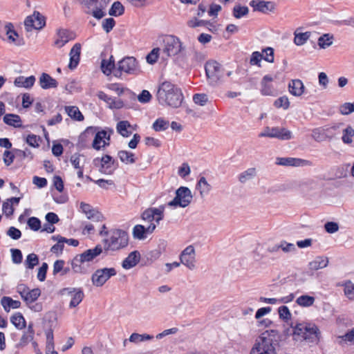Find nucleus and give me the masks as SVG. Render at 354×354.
Masks as SVG:
<instances>
[{
	"mask_svg": "<svg viewBox=\"0 0 354 354\" xmlns=\"http://www.w3.org/2000/svg\"><path fill=\"white\" fill-rule=\"evenodd\" d=\"M164 205L148 208L142 212V219L149 224L155 223L156 226L164 218Z\"/></svg>",
	"mask_w": 354,
	"mask_h": 354,
	"instance_id": "obj_14",
	"label": "nucleus"
},
{
	"mask_svg": "<svg viewBox=\"0 0 354 354\" xmlns=\"http://www.w3.org/2000/svg\"><path fill=\"white\" fill-rule=\"evenodd\" d=\"M157 98L162 105L177 108L180 106L183 95L177 86L169 82H165L158 88Z\"/></svg>",
	"mask_w": 354,
	"mask_h": 354,
	"instance_id": "obj_3",
	"label": "nucleus"
},
{
	"mask_svg": "<svg viewBox=\"0 0 354 354\" xmlns=\"http://www.w3.org/2000/svg\"><path fill=\"white\" fill-rule=\"evenodd\" d=\"M17 292L19 294L26 305L32 304L37 301L41 295V290L39 288L30 290L24 284H19L17 286Z\"/></svg>",
	"mask_w": 354,
	"mask_h": 354,
	"instance_id": "obj_15",
	"label": "nucleus"
},
{
	"mask_svg": "<svg viewBox=\"0 0 354 354\" xmlns=\"http://www.w3.org/2000/svg\"><path fill=\"white\" fill-rule=\"evenodd\" d=\"M111 0H88L87 13L97 19H100L106 15V8Z\"/></svg>",
	"mask_w": 354,
	"mask_h": 354,
	"instance_id": "obj_12",
	"label": "nucleus"
},
{
	"mask_svg": "<svg viewBox=\"0 0 354 354\" xmlns=\"http://www.w3.org/2000/svg\"><path fill=\"white\" fill-rule=\"evenodd\" d=\"M114 66V62L112 61L111 59L109 60L103 59L102 61L101 68L102 72L106 75H109L111 73Z\"/></svg>",
	"mask_w": 354,
	"mask_h": 354,
	"instance_id": "obj_55",
	"label": "nucleus"
},
{
	"mask_svg": "<svg viewBox=\"0 0 354 354\" xmlns=\"http://www.w3.org/2000/svg\"><path fill=\"white\" fill-rule=\"evenodd\" d=\"M272 138H277L282 140H288L292 138L290 131L282 127H272Z\"/></svg>",
	"mask_w": 354,
	"mask_h": 354,
	"instance_id": "obj_33",
	"label": "nucleus"
},
{
	"mask_svg": "<svg viewBox=\"0 0 354 354\" xmlns=\"http://www.w3.org/2000/svg\"><path fill=\"white\" fill-rule=\"evenodd\" d=\"M249 12V9L247 6H242L241 5H236L232 10L233 16L236 19H241L246 16Z\"/></svg>",
	"mask_w": 354,
	"mask_h": 354,
	"instance_id": "obj_49",
	"label": "nucleus"
},
{
	"mask_svg": "<svg viewBox=\"0 0 354 354\" xmlns=\"http://www.w3.org/2000/svg\"><path fill=\"white\" fill-rule=\"evenodd\" d=\"M62 294L71 297L70 308L78 306L84 297V292L80 288H66L62 290Z\"/></svg>",
	"mask_w": 354,
	"mask_h": 354,
	"instance_id": "obj_17",
	"label": "nucleus"
},
{
	"mask_svg": "<svg viewBox=\"0 0 354 354\" xmlns=\"http://www.w3.org/2000/svg\"><path fill=\"white\" fill-rule=\"evenodd\" d=\"M304 89L302 81L299 79L292 80L288 83V91L295 97L301 96L304 93Z\"/></svg>",
	"mask_w": 354,
	"mask_h": 354,
	"instance_id": "obj_26",
	"label": "nucleus"
},
{
	"mask_svg": "<svg viewBox=\"0 0 354 354\" xmlns=\"http://www.w3.org/2000/svg\"><path fill=\"white\" fill-rule=\"evenodd\" d=\"M140 254L138 251L131 252L128 257L122 261V268L129 270L136 266L140 261Z\"/></svg>",
	"mask_w": 354,
	"mask_h": 354,
	"instance_id": "obj_32",
	"label": "nucleus"
},
{
	"mask_svg": "<svg viewBox=\"0 0 354 354\" xmlns=\"http://www.w3.org/2000/svg\"><path fill=\"white\" fill-rule=\"evenodd\" d=\"M162 41V54L167 57L178 55L185 49L180 39L174 35H166ZM162 57L164 58V56Z\"/></svg>",
	"mask_w": 354,
	"mask_h": 354,
	"instance_id": "obj_6",
	"label": "nucleus"
},
{
	"mask_svg": "<svg viewBox=\"0 0 354 354\" xmlns=\"http://www.w3.org/2000/svg\"><path fill=\"white\" fill-rule=\"evenodd\" d=\"M137 129V125H131L127 120H122L116 125L117 132L122 137H129Z\"/></svg>",
	"mask_w": 354,
	"mask_h": 354,
	"instance_id": "obj_25",
	"label": "nucleus"
},
{
	"mask_svg": "<svg viewBox=\"0 0 354 354\" xmlns=\"http://www.w3.org/2000/svg\"><path fill=\"white\" fill-rule=\"evenodd\" d=\"M141 72L139 63L133 57H124L117 64L116 73H119L120 75H138ZM115 76H118V74H115Z\"/></svg>",
	"mask_w": 354,
	"mask_h": 354,
	"instance_id": "obj_7",
	"label": "nucleus"
},
{
	"mask_svg": "<svg viewBox=\"0 0 354 354\" xmlns=\"http://www.w3.org/2000/svg\"><path fill=\"white\" fill-rule=\"evenodd\" d=\"M160 49L159 48H153L147 56V62L150 64H153L158 60L160 55Z\"/></svg>",
	"mask_w": 354,
	"mask_h": 354,
	"instance_id": "obj_59",
	"label": "nucleus"
},
{
	"mask_svg": "<svg viewBox=\"0 0 354 354\" xmlns=\"http://www.w3.org/2000/svg\"><path fill=\"white\" fill-rule=\"evenodd\" d=\"M3 122L10 126L14 127H20L21 126V120L20 117L16 114H6L3 117Z\"/></svg>",
	"mask_w": 354,
	"mask_h": 354,
	"instance_id": "obj_43",
	"label": "nucleus"
},
{
	"mask_svg": "<svg viewBox=\"0 0 354 354\" xmlns=\"http://www.w3.org/2000/svg\"><path fill=\"white\" fill-rule=\"evenodd\" d=\"M35 82V77L33 75L29 77L19 76L15 78L14 84L17 87L25 88H31Z\"/></svg>",
	"mask_w": 354,
	"mask_h": 354,
	"instance_id": "obj_35",
	"label": "nucleus"
},
{
	"mask_svg": "<svg viewBox=\"0 0 354 354\" xmlns=\"http://www.w3.org/2000/svg\"><path fill=\"white\" fill-rule=\"evenodd\" d=\"M315 298L308 295H302L298 297L295 301L296 304L302 308H309L313 306Z\"/></svg>",
	"mask_w": 354,
	"mask_h": 354,
	"instance_id": "obj_39",
	"label": "nucleus"
},
{
	"mask_svg": "<svg viewBox=\"0 0 354 354\" xmlns=\"http://www.w3.org/2000/svg\"><path fill=\"white\" fill-rule=\"evenodd\" d=\"M192 198L191 190L187 187L181 186L176 189L175 197L167 203V205L174 208H184L191 203Z\"/></svg>",
	"mask_w": 354,
	"mask_h": 354,
	"instance_id": "obj_9",
	"label": "nucleus"
},
{
	"mask_svg": "<svg viewBox=\"0 0 354 354\" xmlns=\"http://www.w3.org/2000/svg\"><path fill=\"white\" fill-rule=\"evenodd\" d=\"M45 24L44 17L39 12H34L32 15L27 17L24 21L25 28L27 31L41 29Z\"/></svg>",
	"mask_w": 354,
	"mask_h": 354,
	"instance_id": "obj_16",
	"label": "nucleus"
},
{
	"mask_svg": "<svg viewBox=\"0 0 354 354\" xmlns=\"http://www.w3.org/2000/svg\"><path fill=\"white\" fill-rule=\"evenodd\" d=\"M333 44V37L328 34H325L318 39V45L321 48H326Z\"/></svg>",
	"mask_w": 354,
	"mask_h": 354,
	"instance_id": "obj_54",
	"label": "nucleus"
},
{
	"mask_svg": "<svg viewBox=\"0 0 354 354\" xmlns=\"http://www.w3.org/2000/svg\"><path fill=\"white\" fill-rule=\"evenodd\" d=\"M196 189L199 192L201 197H205L212 190V186L204 176H201L196 183Z\"/></svg>",
	"mask_w": 354,
	"mask_h": 354,
	"instance_id": "obj_37",
	"label": "nucleus"
},
{
	"mask_svg": "<svg viewBox=\"0 0 354 354\" xmlns=\"http://www.w3.org/2000/svg\"><path fill=\"white\" fill-rule=\"evenodd\" d=\"M191 173L189 165L187 162L183 163L178 169V174L183 178H185Z\"/></svg>",
	"mask_w": 354,
	"mask_h": 354,
	"instance_id": "obj_62",
	"label": "nucleus"
},
{
	"mask_svg": "<svg viewBox=\"0 0 354 354\" xmlns=\"http://www.w3.org/2000/svg\"><path fill=\"white\" fill-rule=\"evenodd\" d=\"M1 304L6 312L11 309H17L21 306V302L18 300H14L10 297H3L1 299Z\"/></svg>",
	"mask_w": 354,
	"mask_h": 354,
	"instance_id": "obj_38",
	"label": "nucleus"
},
{
	"mask_svg": "<svg viewBox=\"0 0 354 354\" xmlns=\"http://www.w3.org/2000/svg\"><path fill=\"white\" fill-rule=\"evenodd\" d=\"M274 106L278 109H283V110H287L290 106V102L288 97L286 95H283L277 98L274 102Z\"/></svg>",
	"mask_w": 354,
	"mask_h": 354,
	"instance_id": "obj_52",
	"label": "nucleus"
},
{
	"mask_svg": "<svg viewBox=\"0 0 354 354\" xmlns=\"http://www.w3.org/2000/svg\"><path fill=\"white\" fill-rule=\"evenodd\" d=\"M93 164L100 173L106 175L112 174L117 168L115 160L109 155L95 158Z\"/></svg>",
	"mask_w": 354,
	"mask_h": 354,
	"instance_id": "obj_10",
	"label": "nucleus"
},
{
	"mask_svg": "<svg viewBox=\"0 0 354 354\" xmlns=\"http://www.w3.org/2000/svg\"><path fill=\"white\" fill-rule=\"evenodd\" d=\"M299 188L304 192L318 191L322 188V183L318 178H308L301 182Z\"/></svg>",
	"mask_w": 354,
	"mask_h": 354,
	"instance_id": "obj_23",
	"label": "nucleus"
},
{
	"mask_svg": "<svg viewBox=\"0 0 354 354\" xmlns=\"http://www.w3.org/2000/svg\"><path fill=\"white\" fill-rule=\"evenodd\" d=\"M20 198L12 197L7 199L2 205V210L6 216H11L14 212V206L18 205Z\"/></svg>",
	"mask_w": 354,
	"mask_h": 354,
	"instance_id": "obj_36",
	"label": "nucleus"
},
{
	"mask_svg": "<svg viewBox=\"0 0 354 354\" xmlns=\"http://www.w3.org/2000/svg\"><path fill=\"white\" fill-rule=\"evenodd\" d=\"M71 264L73 271L75 273L85 274L88 271V263H85L80 255L74 257Z\"/></svg>",
	"mask_w": 354,
	"mask_h": 354,
	"instance_id": "obj_30",
	"label": "nucleus"
},
{
	"mask_svg": "<svg viewBox=\"0 0 354 354\" xmlns=\"http://www.w3.org/2000/svg\"><path fill=\"white\" fill-rule=\"evenodd\" d=\"M180 262L187 269L194 270L196 268V254L193 245L187 246L180 254Z\"/></svg>",
	"mask_w": 354,
	"mask_h": 354,
	"instance_id": "obj_13",
	"label": "nucleus"
},
{
	"mask_svg": "<svg viewBox=\"0 0 354 354\" xmlns=\"http://www.w3.org/2000/svg\"><path fill=\"white\" fill-rule=\"evenodd\" d=\"M207 80L211 85H216L224 76V68L214 60L208 61L205 66Z\"/></svg>",
	"mask_w": 354,
	"mask_h": 354,
	"instance_id": "obj_8",
	"label": "nucleus"
},
{
	"mask_svg": "<svg viewBox=\"0 0 354 354\" xmlns=\"http://www.w3.org/2000/svg\"><path fill=\"white\" fill-rule=\"evenodd\" d=\"M117 274L114 268H104L97 269L91 276V281L96 287L102 286L111 277Z\"/></svg>",
	"mask_w": 354,
	"mask_h": 354,
	"instance_id": "obj_11",
	"label": "nucleus"
},
{
	"mask_svg": "<svg viewBox=\"0 0 354 354\" xmlns=\"http://www.w3.org/2000/svg\"><path fill=\"white\" fill-rule=\"evenodd\" d=\"M279 318L283 322H288L291 319L292 314L286 306H281L278 308Z\"/></svg>",
	"mask_w": 354,
	"mask_h": 354,
	"instance_id": "obj_51",
	"label": "nucleus"
},
{
	"mask_svg": "<svg viewBox=\"0 0 354 354\" xmlns=\"http://www.w3.org/2000/svg\"><path fill=\"white\" fill-rule=\"evenodd\" d=\"M106 104H107L108 106L112 109H121L122 107H123V106H124V104L122 100H120V99H117L115 97H110V100L107 101Z\"/></svg>",
	"mask_w": 354,
	"mask_h": 354,
	"instance_id": "obj_63",
	"label": "nucleus"
},
{
	"mask_svg": "<svg viewBox=\"0 0 354 354\" xmlns=\"http://www.w3.org/2000/svg\"><path fill=\"white\" fill-rule=\"evenodd\" d=\"M53 239L57 240V243L56 244H55L51 248L50 251L53 253H55V254H59L62 253V252L63 250V248H64V241L63 240V237H59V238H57V239L53 237Z\"/></svg>",
	"mask_w": 354,
	"mask_h": 354,
	"instance_id": "obj_60",
	"label": "nucleus"
},
{
	"mask_svg": "<svg viewBox=\"0 0 354 354\" xmlns=\"http://www.w3.org/2000/svg\"><path fill=\"white\" fill-rule=\"evenodd\" d=\"M11 323L19 330L26 327V320L21 313H16L10 317Z\"/></svg>",
	"mask_w": 354,
	"mask_h": 354,
	"instance_id": "obj_44",
	"label": "nucleus"
},
{
	"mask_svg": "<svg viewBox=\"0 0 354 354\" xmlns=\"http://www.w3.org/2000/svg\"><path fill=\"white\" fill-rule=\"evenodd\" d=\"M79 210L89 220H92L95 222H101L104 221V218L103 215L90 204L81 202L80 203Z\"/></svg>",
	"mask_w": 354,
	"mask_h": 354,
	"instance_id": "obj_18",
	"label": "nucleus"
},
{
	"mask_svg": "<svg viewBox=\"0 0 354 354\" xmlns=\"http://www.w3.org/2000/svg\"><path fill=\"white\" fill-rule=\"evenodd\" d=\"M75 34L72 31L66 29H59L57 32L54 44L57 48H62L69 41L75 39Z\"/></svg>",
	"mask_w": 354,
	"mask_h": 354,
	"instance_id": "obj_19",
	"label": "nucleus"
},
{
	"mask_svg": "<svg viewBox=\"0 0 354 354\" xmlns=\"http://www.w3.org/2000/svg\"><path fill=\"white\" fill-rule=\"evenodd\" d=\"M292 336L297 342L317 344L322 334L318 326L310 320L297 322L291 325Z\"/></svg>",
	"mask_w": 354,
	"mask_h": 354,
	"instance_id": "obj_1",
	"label": "nucleus"
},
{
	"mask_svg": "<svg viewBox=\"0 0 354 354\" xmlns=\"http://www.w3.org/2000/svg\"><path fill=\"white\" fill-rule=\"evenodd\" d=\"M103 248L98 244L92 249H88L79 254L85 263H88L102 252Z\"/></svg>",
	"mask_w": 354,
	"mask_h": 354,
	"instance_id": "obj_29",
	"label": "nucleus"
},
{
	"mask_svg": "<svg viewBox=\"0 0 354 354\" xmlns=\"http://www.w3.org/2000/svg\"><path fill=\"white\" fill-rule=\"evenodd\" d=\"M294 43L297 46H302L304 45L310 38V32H299L298 29L296 30L294 32Z\"/></svg>",
	"mask_w": 354,
	"mask_h": 354,
	"instance_id": "obj_45",
	"label": "nucleus"
},
{
	"mask_svg": "<svg viewBox=\"0 0 354 354\" xmlns=\"http://www.w3.org/2000/svg\"><path fill=\"white\" fill-rule=\"evenodd\" d=\"M127 233L120 229H112L108 237L102 240L103 250L106 252H115L125 248L128 245Z\"/></svg>",
	"mask_w": 354,
	"mask_h": 354,
	"instance_id": "obj_4",
	"label": "nucleus"
},
{
	"mask_svg": "<svg viewBox=\"0 0 354 354\" xmlns=\"http://www.w3.org/2000/svg\"><path fill=\"white\" fill-rule=\"evenodd\" d=\"M118 156L123 163L126 165L133 164L136 161V156L133 153L122 150L118 151Z\"/></svg>",
	"mask_w": 354,
	"mask_h": 354,
	"instance_id": "obj_40",
	"label": "nucleus"
},
{
	"mask_svg": "<svg viewBox=\"0 0 354 354\" xmlns=\"http://www.w3.org/2000/svg\"><path fill=\"white\" fill-rule=\"evenodd\" d=\"M256 169L255 168H249L248 169H246L245 171L241 172L239 175V180L241 183H246L247 181L252 179L255 176H256Z\"/></svg>",
	"mask_w": 354,
	"mask_h": 354,
	"instance_id": "obj_47",
	"label": "nucleus"
},
{
	"mask_svg": "<svg viewBox=\"0 0 354 354\" xmlns=\"http://www.w3.org/2000/svg\"><path fill=\"white\" fill-rule=\"evenodd\" d=\"M169 121L162 118L157 119L153 124V128L156 131H164L169 127Z\"/></svg>",
	"mask_w": 354,
	"mask_h": 354,
	"instance_id": "obj_57",
	"label": "nucleus"
},
{
	"mask_svg": "<svg viewBox=\"0 0 354 354\" xmlns=\"http://www.w3.org/2000/svg\"><path fill=\"white\" fill-rule=\"evenodd\" d=\"M4 30L7 36L8 42L17 46H21L24 44L23 39L14 30V26L11 23H7L4 26Z\"/></svg>",
	"mask_w": 354,
	"mask_h": 354,
	"instance_id": "obj_24",
	"label": "nucleus"
},
{
	"mask_svg": "<svg viewBox=\"0 0 354 354\" xmlns=\"http://www.w3.org/2000/svg\"><path fill=\"white\" fill-rule=\"evenodd\" d=\"M39 86L43 89H50L55 88L58 86L57 81L53 78L50 75L46 73H43L39 79Z\"/></svg>",
	"mask_w": 354,
	"mask_h": 354,
	"instance_id": "obj_28",
	"label": "nucleus"
},
{
	"mask_svg": "<svg viewBox=\"0 0 354 354\" xmlns=\"http://www.w3.org/2000/svg\"><path fill=\"white\" fill-rule=\"evenodd\" d=\"M354 137V129L351 126L342 129V140L344 144H351L353 142V138Z\"/></svg>",
	"mask_w": 354,
	"mask_h": 354,
	"instance_id": "obj_48",
	"label": "nucleus"
},
{
	"mask_svg": "<svg viewBox=\"0 0 354 354\" xmlns=\"http://www.w3.org/2000/svg\"><path fill=\"white\" fill-rule=\"evenodd\" d=\"M95 130L96 128L95 127H88L82 133L81 138H87L95 134L92 147L97 151L101 150L109 146L111 136L113 134V131L109 128L98 131L97 132H95Z\"/></svg>",
	"mask_w": 354,
	"mask_h": 354,
	"instance_id": "obj_5",
	"label": "nucleus"
},
{
	"mask_svg": "<svg viewBox=\"0 0 354 354\" xmlns=\"http://www.w3.org/2000/svg\"><path fill=\"white\" fill-rule=\"evenodd\" d=\"M124 12V7L119 1H115L113 3L109 14L111 16H120Z\"/></svg>",
	"mask_w": 354,
	"mask_h": 354,
	"instance_id": "obj_53",
	"label": "nucleus"
},
{
	"mask_svg": "<svg viewBox=\"0 0 354 354\" xmlns=\"http://www.w3.org/2000/svg\"><path fill=\"white\" fill-rule=\"evenodd\" d=\"M250 6L253 8L254 11H259L261 12H266L273 8L272 4L270 1L261 0H252L250 2Z\"/></svg>",
	"mask_w": 354,
	"mask_h": 354,
	"instance_id": "obj_34",
	"label": "nucleus"
},
{
	"mask_svg": "<svg viewBox=\"0 0 354 354\" xmlns=\"http://www.w3.org/2000/svg\"><path fill=\"white\" fill-rule=\"evenodd\" d=\"M156 230V224H149L147 227L142 225H136L133 229V237L139 240H143L147 238L148 234H152Z\"/></svg>",
	"mask_w": 354,
	"mask_h": 354,
	"instance_id": "obj_22",
	"label": "nucleus"
},
{
	"mask_svg": "<svg viewBox=\"0 0 354 354\" xmlns=\"http://www.w3.org/2000/svg\"><path fill=\"white\" fill-rule=\"evenodd\" d=\"M81 52L80 44H75L71 48L70 55V63L68 67L71 69L75 68L79 64Z\"/></svg>",
	"mask_w": 354,
	"mask_h": 354,
	"instance_id": "obj_31",
	"label": "nucleus"
},
{
	"mask_svg": "<svg viewBox=\"0 0 354 354\" xmlns=\"http://www.w3.org/2000/svg\"><path fill=\"white\" fill-rule=\"evenodd\" d=\"M262 59L263 55L258 51H255L253 52L251 55L250 63L251 65H257L258 66H260V63Z\"/></svg>",
	"mask_w": 354,
	"mask_h": 354,
	"instance_id": "obj_64",
	"label": "nucleus"
},
{
	"mask_svg": "<svg viewBox=\"0 0 354 354\" xmlns=\"http://www.w3.org/2000/svg\"><path fill=\"white\" fill-rule=\"evenodd\" d=\"M193 101L198 105L204 106L208 102V97L204 93H197L194 95Z\"/></svg>",
	"mask_w": 354,
	"mask_h": 354,
	"instance_id": "obj_61",
	"label": "nucleus"
},
{
	"mask_svg": "<svg viewBox=\"0 0 354 354\" xmlns=\"http://www.w3.org/2000/svg\"><path fill=\"white\" fill-rule=\"evenodd\" d=\"M39 263V259L37 254L34 253L29 254L24 262L25 266L28 269H33Z\"/></svg>",
	"mask_w": 354,
	"mask_h": 354,
	"instance_id": "obj_50",
	"label": "nucleus"
},
{
	"mask_svg": "<svg viewBox=\"0 0 354 354\" xmlns=\"http://www.w3.org/2000/svg\"><path fill=\"white\" fill-rule=\"evenodd\" d=\"M344 295L349 299H354V284L351 281H347L343 284Z\"/></svg>",
	"mask_w": 354,
	"mask_h": 354,
	"instance_id": "obj_58",
	"label": "nucleus"
},
{
	"mask_svg": "<svg viewBox=\"0 0 354 354\" xmlns=\"http://www.w3.org/2000/svg\"><path fill=\"white\" fill-rule=\"evenodd\" d=\"M65 111L68 115L74 120L82 121L84 120V116L77 106H67L65 107Z\"/></svg>",
	"mask_w": 354,
	"mask_h": 354,
	"instance_id": "obj_41",
	"label": "nucleus"
},
{
	"mask_svg": "<svg viewBox=\"0 0 354 354\" xmlns=\"http://www.w3.org/2000/svg\"><path fill=\"white\" fill-rule=\"evenodd\" d=\"M279 334L277 330H268L257 337L250 354H277Z\"/></svg>",
	"mask_w": 354,
	"mask_h": 354,
	"instance_id": "obj_2",
	"label": "nucleus"
},
{
	"mask_svg": "<svg viewBox=\"0 0 354 354\" xmlns=\"http://www.w3.org/2000/svg\"><path fill=\"white\" fill-rule=\"evenodd\" d=\"M70 162L75 169L84 168L86 162V158L82 154L74 153L71 156Z\"/></svg>",
	"mask_w": 354,
	"mask_h": 354,
	"instance_id": "obj_42",
	"label": "nucleus"
},
{
	"mask_svg": "<svg viewBox=\"0 0 354 354\" xmlns=\"http://www.w3.org/2000/svg\"><path fill=\"white\" fill-rule=\"evenodd\" d=\"M273 77L270 75H265L261 82L260 92L266 96H275L277 95V90L272 84Z\"/></svg>",
	"mask_w": 354,
	"mask_h": 354,
	"instance_id": "obj_20",
	"label": "nucleus"
},
{
	"mask_svg": "<svg viewBox=\"0 0 354 354\" xmlns=\"http://www.w3.org/2000/svg\"><path fill=\"white\" fill-rule=\"evenodd\" d=\"M276 164L282 166L304 167L311 165L309 160L297 158H277Z\"/></svg>",
	"mask_w": 354,
	"mask_h": 354,
	"instance_id": "obj_21",
	"label": "nucleus"
},
{
	"mask_svg": "<svg viewBox=\"0 0 354 354\" xmlns=\"http://www.w3.org/2000/svg\"><path fill=\"white\" fill-rule=\"evenodd\" d=\"M328 259L324 256H317L308 263V270L315 272L328 266Z\"/></svg>",
	"mask_w": 354,
	"mask_h": 354,
	"instance_id": "obj_27",
	"label": "nucleus"
},
{
	"mask_svg": "<svg viewBox=\"0 0 354 354\" xmlns=\"http://www.w3.org/2000/svg\"><path fill=\"white\" fill-rule=\"evenodd\" d=\"M46 354H57L54 348L53 336L51 333L46 335Z\"/></svg>",
	"mask_w": 354,
	"mask_h": 354,
	"instance_id": "obj_56",
	"label": "nucleus"
},
{
	"mask_svg": "<svg viewBox=\"0 0 354 354\" xmlns=\"http://www.w3.org/2000/svg\"><path fill=\"white\" fill-rule=\"evenodd\" d=\"M153 338V336L149 334H139L133 333L130 335L129 341L135 344H138L142 342L151 340Z\"/></svg>",
	"mask_w": 354,
	"mask_h": 354,
	"instance_id": "obj_46",
	"label": "nucleus"
}]
</instances>
